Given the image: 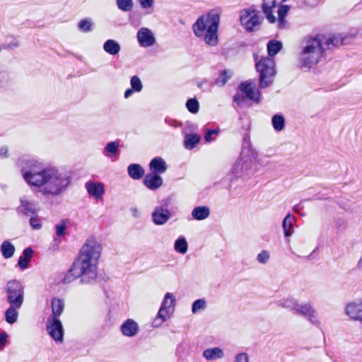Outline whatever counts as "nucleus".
Here are the masks:
<instances>
[{
    "label": "nucleus",
    "mask_w": 362,
    "mask_h": 362,
    "mask_svg": "<svg viewBox=\"0 0 362 362\" xmlns=\"http://www.w3.org/2000/svg\"><path fill=\"white\" fill-rule=\"evenodd\" d=\"M93 24L90 18H84L78 22V28L81 31L88 33L93 30Z\"/></svg>",
    "instance_id": "nucleus-35"
},
{
    "label": "nucleus",
    "mask_w": 362,
    "mask_h": 362,
    "mask_svg": "<svg viewBox=\"0 0 362 362\" xmlns=\"http://www.w3.org/2000/svg\"><path fill=\"white\" fill-rule=\"evenodd\" d=\"M144 185L151 190H156L163 185L162 177L156 173H148L144 178Z\"/></svg>",
    "instance_id": "nucleus-17"
},
{
    "label": "nucleus",
    "mask_w": 362,
    "mask_h": 362,
    "mask_svg": "<svg viewBox=\"0 0 362 362\" xmlns=\"http://www.w3.org/2000/svg\"><path fill=\"white\" fill-rule=\"evenodd\" d=\"M21 307H14L13 305H10V307L5 313L6 320L9 324H13L18 320V310Z\"/></svg>",
    "instance_id": "nucleus-28"
},
{
    "label": "nucleus",
    "mask_w": 362,
    "mask_h": 362,
    "mask_svg": "<svg viewBox=\"0 0 362 362\" xmlns=\"http://www.w3.org/2000/svg\"><path fill=\"white\" fill-rule=\"evenodd\" d=\"M206 307V302L204 299L196 300L192 304V312L193 314H196L201 310H204Z\"/></svg>",
    "instance_id": "nucleus-37"
},
{
    "label": "nucleus",
    "mask_w": 362,
    "mask_h": 362,
    "mask_svg": "<svg viewBox=\"0 0 362 362\" xmlns=\"http://www.w3.org/2000/svg\"><path fill=\"white\" fill-rule=\"evenodd\" d=\"M15 250L14 245L8 240L4 241L1 245V252L6 259L13 257Z\"/></svg>",
    "instance_id": "nucleus-29"
},
{
    "label": "nucleus",
    "mask_w": 362,
    "mask_h": 362,
    "mask_svg": "<svg viewBox=\"0 0 362 362\" xmlns=\"http://www.w3.org/2000/svg\"><path fill=\"white\" fill-rule=\"evenodd\" d=\"M174 248L180 254H185L187 252L188 245L185 238H180L175 242Z\"/></svg>",
    "instance_id": "nucleus-33"
},
{
    "label": "nucleus",
    "mask_w": 362,
    "mask_h": 362,
    "mask_svg": "<svg viewBox=\"0 0 362 362\" xmlns=\"http://www.w3.org/2000/svg\"><path fill=\"white\" fill-rule=\"evenodd\" d=\"M262 18L259 11L253 8L243 9L240 13V21L241 25L247 32H252L258 29Z\"/></svg>",
    "instance_id": "nucleus-8"
},
{
    "label": "nucleus",
    "mask_w": 362,
    "mask_h": 362,
    "mask_svg": "<svg viewBox=\"0 0 362 362\" xmlns=\"http://www.w3.org/2000/svg\"><path fill=\"white\" fill-rule=\"evenodd\" d=\"M257 153L250 149H243L238 160L235 163L232 173L236 177H242L249 175L252 171Z\"/></svg>",
    "instance_id": "nucleus-6"
},
{
    "label": "nucleus",
    "mask_w": 362,
    "mask_h": 362,
    "mask_svg": "<svg viewBox=\"0 0 362 362\" xmlns=\"http://www.w3.org/2000/svg\"><path fill=\"white\" fill-rule=\"evenodd\" d=\"M102 252V245L93 238H89L82 246L77 259L64 278L70 283L81 278L82 284L92 285L96 281L97 265Z\"/></svg>",
    "instance_id": "nucleus-1"
},
{
    "label": "nucleus",
    "mask_w": 362,
    "mask_h": 362,
    "mask_svg": "<svg viewBox=\"0 0 362 362\" xmlns=\"http://www.w3.org/2000/svg\"><path fill=\"white\" fill-rule=\"evenodd\" d=\"M65 226L64 225H57L56 226V233L58 235L61 236L64 234L65 231Z\"/></svg>",
    "instance_id": "nucleus-49"
},
{
    "label": "nucleus",
    "mask_w": 362,
    "mask_h": 362,
    "mask_svg": "<svg viewBox=\"0 0 362 362\" xmlns=\"http://www.w3.org/2000/svg\"><path fill=\"white\" fill-rule=\"evenodd\" d=\"M218 132H219L218 129H214V130L208 129L206 133V135L204 136L206 141H207V142L211 141H212L211 134H218Z\"/></svg>",
    "instance_id": "nucleus-48"
},
{
    "label": "nucleus",
    "mask_w": 362,
    "mask_h": 362,
    "mask_svg": "<svg viewBox=\"0 0 362 362\" xmlns=\"http://www.w3.org/2000/svg\"><path fill=\"white\" fill-rule=\"evenodd\" d=\"M233 73L230 71H223L221 73L220 78L217 80V84L219 86H223L228 81V80L232 76Z\"/></svg>",
    "instance_id": "nucleus-42"
},
{
    "label": "nucleus",
    "mask_w": 362,
    "mask_h": 362,
    "mask_svg": "<svg viewBox=\"0 0 362 362\" xmlns=\"http://www.w3.org/2000/svg\"><path fill=\"white\" fill-rule=\"evenodd\" d=\"M132 212L134 216H138L139 211L137 209H132Z\"/></svg>",
    "instance_id": "nucleus-53"
},
{
    "label": "nucleus",
    "mask_w": 362,
    "mask_h": 362,
    "mask_svg": "<svg viewBox=\"0 0 362 362\" xmlns=\"http://www.w3.org/2000/svg\"><path fill=\"white\" fill-rule=\"evenodd\" d=\"M269 257L270 255L269 252H267V250H262L258 254L257 259L259 263L265 264L268 262Z\"/></svg>",
    "instance_id": "nucleus-43"
},
{
    "label": "nucleus",
    "mask_w": 362,
    "mask_h": 362,
    "mask_svg": "<svg viewBox=\"0 0 362 362\" xmlns=\"http://www.w3.org/2000/svg\"><path fill=\"white\" fill-rule=\"evenodd\" d=\"M200 136L198 134L187 135L185 140V146L187 149H192L199 142Z\"/></svg>",
    "instance_id": "nucleus-34"
},
{
    "label": "nucleus",
    "mask_w": 362,
    "mask_h": 362,
    "mask_svg": "<svg viewBox=\"0 0 362 362\" xmlns=\"http://www.w3.org/2000/svg\"><path fill=\"white\" fill-rule=\"evenodd\" d=\"M120 330L123 335L132 337L136 336L139 331L138 323L133 319L125 320L120 326Z\"/></svg>",
    "instance_id": "nucleus-16"
},
{
    "label": "nucleus",
    "mask_w": 362,
    "mask_h": 362,
    "mask_svg": "<svg viewBox=\"0 0 362 362\" xmlns=\"http://www.w3.org/2000/svg\"><path fill=\"white\" fill-rule=\"evenodd\" d=\"M154 0H139L141 6L143 8H149L153 4Z\"/></svg>",
    "instance_id": "nucleus-47"
},
{
    "label": "nucleus",
    "mask_w": 362,
    "mask_h": 362,
    "mask_svg": "<svg viewBox=\"0 0 362 362\" xmlns=\"http://www.w3.org/2000/svg\"><path fill=\"white\" fill-rule=\"evenodd\" d=\"M131 88L125 90L124 96L125 98H129L134 92H140L143 89L141 81L137 76H134L130 80Z\"/></svg>",
    "instance_id": "nucleus-20"
},
{
    "label": "nucleus",
    "mask_w": 362,
    "mask_h": 362,
    "mask_svg": "<svg viewBox=\"0 0 362 362\" xmlns=\"http://www.w3.org/2000/svg\"><path fill=\"white\" fill-rule=\"evenodd\" d=\"M277 305L281 308L294 310V306L296 305V303L291 298H284L279 300Z\"/></svg>",
    "instance_id": "nucleus-41"
},
{
    "label": "nucleus",
    "mask_w": 362,
    "mask_h": 362,
    "mask_svg": "<svg viewBox=\"0 0 362 362\" xmlns=\"http://www.w3.org/2000/svg\"><path fill=\"white\" fill-rule=\"evenodd\" d=\"M33 251L30 247H27L23 250V256H21L18 259V267L21 269H25L28 267V264L33 256Z\"/></svg>",
    "instance_id": "nucleus-25"
},
{
    "label": "nucleus",
    "mask_w": 362,
    "mask_h": 362,
    "mask_svg": "<svg viewBox=\"0 0 362 362\" xmlns=\"http://www.w3.org/2000/svg\"><path fill=\"white\" fill-rule=\"evenodd\" d=\"M233 362H250V358L247 353L241 352L234 356Z\"/></svg>",
    "instance_id": "nucleus-44"
},
{
    "label": "nucleus",
    "mask_w": 362,
    "mask_h": 362,
    "mask_svg": "<svg viewBox=\"0 0 362 362\" xmlns=\"http://www.w3.org/2000/svg\"><path fill=\"white\" fill-rule=\"evenodd\" d=\"M137 40L141 47H150L154 45L156 39L152 31L147 28H141L137 33Z\"/></svg>",
    "instance_id": "nucleus-14"
},
{
    "label": "nucleus",
    "mask_w": 362,
    "mask_h": 362,
    "mask_svg": "<svg viewBox=\"0 0 362 362\" xmlns=\"http://www.w3.org/2000/svg\"><path fill=\"white\" fill-rule=\"evenodd\" d=\"M6 299L10 305L14 307H21L24 302V286L18 280H11L7 282L6 287Z\"/></svg>",
    "instance_id": "nucleus-7"
},
{
    "label": "nucleus",
    "mask_w": 362,
    "mask_h": 362,
    "mask_svg": "<svg viewBox=\"0 0 362 362\" xmlns=\"http://www.w3.org/2000/svg\"><path fill=\"white\" fill-rule=\"evenodd\" d=\"M272 123L276 132H280L285 127V119L281 115H274L272 118Z\"/></svg>",
    "instance_id": "nucleus-30"
},
{
    "label": "nucleus",
    "mask_w": 362,
    "mask_h": 362,
    "mask_svg": "<svg viewBox=\"0 0 362 362\" xmlns=\"http://www.w3.org/2000/svg\"><path fill=\"white\" fill-rule=\"evenodd\" d=\"M296 222V217L291 214L286 215L282 222V228L284 233L286 237H289L292 235V228Z\"/></svg>",
    "instance_id": "nucleus-24"
},
{
    "label": "nucleus",
    "mask_w": 362,
    "mask_h": 362,
    "mask_svg": "<svg viewBox=\"0 0 362 362\" xmlns=\"http://www.w3.org/2000/svg\"><path fill=\"white\" fill-rule=\"evenodd\" d=\"M175 305V298L171 293H167L164 299L161 303V308H165L166 309L173 310Z\"/></svg>",
    "instance_id": "nucleus-32"
},
{
    "label": "nucleus",
    "mask_w": 362,
    "mask_h": 362,
    "mask_svg": "<svg viewBox=\"0 0 362 362\" xmlns=\"http://www.w3.org/2000/svg\"><path fill=\"white\" fill-rule=\"evenodd\" d=\"M119 148V143L117 141H111L106 144L105 151L108 153L107 156L111 157L116 154Z\"/></svg>",
    "instance_id": "nucleus-38"
},
{
    "label": "nucleus",
    "mask_w": 362,
    "mask_h": 362,
    "mask_svg": "<svg viewBox=\"0 0 362 362\" xmlns=\"http://www.w3.org/2000/svg\"><path fill=\"white\" fill-rule=\"evenodd\" d=\"M150 169L153 173H163L167 169V165L165 160L160 157L154 158L149 164Z\"/></svg>",
    "instance_id": "nucleus-21"
},
{
    "label": "nucleus",
    "mask_w": 362,
    "mask_h": 362,
    "mask_svg": "<svg viewBox=\"0 0 362 362\" xmlns=\"http://www.w3.org/2000/svg\"><path fill=\"white\" fill-rule=\"evenodd\" d=\"M7 337L8 335L6 332H1L0 334V348L5 345Z\"/></svg>",
    "instance_id": "nucleus-51"
},
{
    "label": "nucleus",
    "mask_w": 362,
    "mask_h": 362,
    "mask_svg": "<svg viewBox=\"0 0 362 362\" xmlns=\"http://www.w3.org/2000/svg\"><path fill=\"white\" fill-rule=\"evenodd\" d=\"M45 327L48 335L56 344H62L64 342V329L59 319L47 318Z\"/></svg>",
    "instance_id": "nucleus-9"
},
{
    "label": "nucleus",
    "mask_w": 362,
    "mask_h": 362,
    "mask_svg": "<svg viewBox=\"0 0 362 362\" xmlns=\"http://www.w3.org/2000/svg\"><path fill=\"white\" fill-rule=\"evenodd\" d=\"M26 183L37 187L46 196H58L69 185L70 179L55 168L32 165L21 170Z\"/></svg>",
    "instance_id": "nucleus-2"
},
{
    "label": "nucleus",
    "mask_w": 362,
    "mask_h": 362,
    "mask_svg": "<svg viewBox=\"0 0 362 362\" xmlns=\"http://www.w3.org/2000/svg\"><path fill=\"white\" fill-rule=\"evenodd\" d=\"M64 302L59 298H54L52 301V315L47 318H57L62 315L64 310Z\"/></svg>",
    "instance_id": "nucleus-22"
},
{
    "label": "nucleus",
    "mask_w": 362,
    "mask_h": 362,
    "mask_svg": "<svg viewBox=\"0 0 362 362\" xmlns=\"http://www.w3.org/2000/svg\"><path fill=\"white\" fill-rule=\"evenodd\" d=\"M117 6L122 11H129L134 6L133 0H117Z\"/></svg>",
    "instance_id": "nucleus-36"
},
{
    "label": "nucleus",
    "mask_w": 362,
    "mask_h": 362,
    "mask_svg": "<svg viewBox=\"0 0 362 362\" xmlns=\"http://www.w3.org/2000/svg\"><path fill=\"white\" fill-rule=\"evenodd\" d=\"M239 89L242 93H243L245 96L251 100H253L256 103H259L260 100V93L256 88V84L251 81H246L243 82L240 86Z\"/></svg>",
    "instance_id": "nucleus-12"
},
{
    "label": "nucleus",
    "mask_w": 362,
    "mask_h": 362,
    "mask_svg": "<svg viewBox=\"0 0 362 362\" xmlns=\"http://www.w3.org/2000/svg\"><path fill=\"white\" fill-rule=\"evenodd\" d=\"M165 322V321H162V320H160V318H158V316L156 315V317H155L152 322V326L153 327H159Z\"/></svg>",
    "instance_id": "nucleus-50"
},
{
    "label": "nucleus",
    "mask_w": 362,
    "mask_h": 362,
    "mask_svg": "<svg viewBox=\"0 0 362 362\" xmlns=\"http://www.w3.org/2000/svg\"><path fill=\"white\" fill-rule=\"evenodd\" d=\"M20 204L16 211L19 215L29 216L35 214L37 211V203L33 201L28 196H22L20 197Z\"/></svg>",
    "instance_id": "nucleus-10"
},
{
    "label": "nucleus",
    "mask_w": 362,
    "mask_h": 362,
    "mask_svg": "<svg viewBox=\"0 0 362 362\" xmlns=\"http://www.w3.org/2000/svg\"><path fill=\"white\" fill-rule=\"evenodd\" d=\"M30 224L33 229L38 230L41 228L42 225L40 220L37 217H31L30 219Z\"/></svg>",
    "instance_id": "nucleus-46"
},
{
    "label": "nucleus",
    "mask_w": 362,
    "mask_h": 362,
    "mask_svg": "<svg viewBox=\"0 0 362 362\" xmlns=\"http://www.w3.org/2000/svg\"><path fill=\"white\" fill-rule=\"evenodd\" d=\"M219 21L220 16L215 11H211L207 15L199 17L193 25L194 35L202 38L207 45L216 46L218 42Z\"/></svg>",
    "instance_id": "nucleus-3"
},
{
    "label": "nucleus",
    "mask_w": 362,
    "mask_h": 362,
    "mask_svg": "<svg viewBox=\"0 0 362 362\" xmlns=\"http://www.w3.org/2000/svg\"><path fill=\"white\" fill-rule=\"evenodd\" d=\"M202 356L207 361H214L223 358L224 351L220 347L208 348L203 351Z\"/></svg>",
    "instance_id": "nucleus-19"
},
{
    "label": "nucleus",
    "mask_w": 362,
    "mask_h": 362,
    "mask_svg": "<svg viewBox=\"0 0 362 362\" xmlns=\"http://www.w3.org/2000/svg\"><path fill=\"white\" fill-rule=\"evenodd\" d=\"M358 267H362V258L358 262Z\"/></svg>",
    "instance_id": "nucleus-54"
},
{
    "label": "nucleus",
    "mask_w": 362,
    "mask_h": 362,
    "mask_svg": "<svg viewBox=\"0 0 362 362\" xmlns=\"http://www.w3.org/2000/svg\"><path fill=\"white\" fill-rule=\"evenodd\" d=\"M294 310L296 313L300 314L308 319L313 325H319L320 322L317 319L315 310L309 303L298 304L294 306Z\"/></svg>",
    "instance_id": "nucleus-11"
},
{
    "label": "nucleus",
    "mask_w": 362,
    "mask_h": 362,
    "mask_svg": "<svg viewBox=\"0 0 362 362\" xmlns=\"http://www.w3.org/2000/svg\"><path fill=\"white\" fill-rule=\"evenodd\" d=\"M233 100L238 105H240L243 103L244 98L241 97L240 95H236L233 97Z\"/></svg>",
    "instance_id": "nucleus-52"
},
{
    "label": "nucleus",
    "mask_w": 362,
    "mask_h": 362,
    "mask_svg": "<svg viewBox=\"0 0 362 362\" xmlns=\"http://www.w3.org/2000/svg\"><path fill=\"white\" fill-rule=\"evenodd\" d=\"M322 40L320 37L305 39L301 45L298 62L301 67L310 68L317 64L323 54Z\"/></svg>",
    "instance_id": "nucleus-4"
},
{
    "label": "nucleus",
    "mask_w": 362,
    "mask_h": 362,
    "mask_svg": "<svg viewBox=\"0 0 362 362\" xmlns=\"http://www.w3.org/2000/svg\"><path fill=\"white\" fill-rule=\"evenodd\" d=\"M256 69L259 74V86L265 88L270 86L276 75L275 62L273 58L267 57L256 62Z\"/></svg>",
    "instance_id": "nucleus-5"
},
{
    "label": "nucleus",
    "mask_w": 362,
    "mask_h": 362,
    "mask_svg": "<svg viewBox=\"0 0 362 362\" xmlns=\"http://www.w3.org/2000/svg\"><path fill=\"white\" fill-rule=\"evenodd\" d=\"M282 48V43L276 41L271 40L267 44V52L269 57H272L276 54Z\"/></svg>",
    "instance_id": "nucleus-31"
},
{
    "label": "nucleus",
    "mask_w": 362,
    "mask_h": 362,
    "mask_svg": "<svg viewBox=\"0 0 362 362\" xmlns=\"http://www.w3.org/2000/svg\"><path fill=\"white\" fill-rule=\"evenodd\" d=\"M346 313L352 320L362 321V299L347 304Z\"/></svg>",
    "instance_id": "nucleus-15"
},
{
    "label": "nucleus",
    "mask_w": 362,
    "mask_h": 362,
    "mask_svg": "<svg viewBox=\"0 0 362 362\" xmlns=\"http://www.w3.org/2000/svg\"><path fill=\"white\" fill-rule=\"evenodd\" d=\"M128 174L134 180H139L144 175V170L139 164H131L128 167Z\"/></svg>",
    "instance_id": "nucleus-27"
},
{
    "label": "nucleus",
    "mask_w": 362,
    "mask_h": 362,
    "mask_svg": "<svg viewBox=\"0 0 362 362\" xmlns=\"http://www.w3.org/2000/svg\"><path fill=\"white\" fill-rule=\"evenodd\" d=\"M104 51L110 55H117L121 50L120 45L114 40H107L103 45Z\"/></svg>",
    "instance_id": "nucleus-23"
},
{
    "label": "nucleus",
    "mask_w": 362,
    "mask_h": 362,
    "mask_svg": "<svg viewBox=\"0 0 362 362\" xmlns=\"http://www.w3.org/2000/svg\"><path fill=\"white\" fill-rule=\"evenodd\" d=\"M173 310L166 309L165 308H160L157 316L160 318L162 321H167L169 320L173 314Z\"/></svg>",
    "instance_id": "nucleus-40"
},
{
    "label": "nucleus",
    "mask_w": 362,
    "mask_h": 362,
    "mask_svg": "<svg viewBox=\"0 0 362 362\" xmlns=\"http://www.w3.org/2000/svg\"><path fill=\"white\" fill-rule=\"evenodd\" d=\"M341 44H343V41L338 36H334L333 37H330L327 40V45L328 46L333 45L336 47Z\"/></svg>",
    "instance_id": "nucleus-45"
},
{
    "label": "nucleus",
    "mask_w": 362,
    "mask_h": 362,
    "mask_svg": "<svg viewBox=\"0 0 362 362\" xmlns=\"http://www.w3.org/2000/svg\"><path fill=\"white\" fill-rule=\"evenodd\" d=\"M186 107L187 110L192 113H197L199 109V104L197 99L190 98L187 101Z\"/></svg>",
    "instance_id": "nucleus-39"
},
{
    "label": "nucleus",
    "mask_w": 362,
    "mask_h": 362,
    "mask_svg": "<svg viewBox=\"0 0 362 362\" xmlns=\"http://www.w3.org/2000/svg\"><path fill=\"white\" fill-rule=\"evenodd\" d=\"M210 214L207 206H197L192 211V216L194 219L202 221L209 217Z\"/></svg>",
    "instance_id": "nucleus-26"
},
{
    "label": "nucleus",
    "mask_w": 362,
    "mask_h": 362,
    "mask_svg": "<svg viewBox=\"0 0 362 362\" xmlns=\"http://www.w3.org/2000/svg\"><path fill=\"white\" fill-rule=\"evenodd\" d=\"M171 218L170 211L163 206H156L152 213V220L156 225H164Z\"/></svg>",
    "instance_id": "nucleus-13"
},
{
    "label": "nucleus",
    "mask_w": 362,
    "mask_h": 362,
    "mask_svg": "<svg viewBox=\"0 0 362 362\" xmlns=\"http://www.w3.org/2000/svg\"><path fill=\"white\" fill-rule=\"evenodd\" d=\"M86 188L88 194L96 199H100L105 192L104 185L101 182H88Z\"/></svg>",
    "instance_id": "nucleus-18"
}]
</instances>
